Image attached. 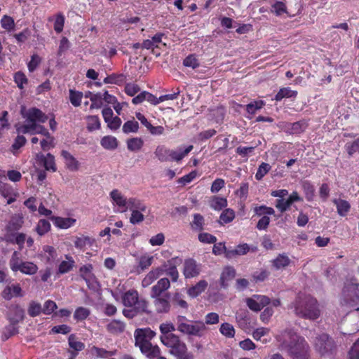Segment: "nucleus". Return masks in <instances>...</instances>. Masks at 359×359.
<instances>
[{
    "label": "nucleus",
    "mask_w": 359,
    "mask_h": 359,
    "mask_svg": "<svg viewBox=\"0 0 359 359\" xmlns=\"http://www.w3.org/2000/svg\"><path fill=\"white\" fill-rule=\"evenodd\" d=\"M279 348L292 359H310L311 348L304 337L292 330H287L277 337Z\"/></svg>",
    "instance_id": "1"
},
{
    "label": "nucleus",
    "mask_w": 359,
    "mask_h": 359,
    "mask_svg": "<svg viewBox=\"0 0 359 359\" xmlns=\"http://www.w3.org/2000/svg\"><path fill=\"white\" fill-rule=\"evenodd\" d=\"M20 114L25 122L15 126L17 133L35 135L36 133H46V128L41 123H45L48 116L42 111L36 107L27 109L22 106Z\"/></svg>",
    "instance_id": "2"
},
{
    "label": "nucleus",
    "mask_w": 359,
    "mask_h": 359,
    "mask_svg": "<svg viewBox=\"0 0 359 359\" xmlns=\"http://www.w3.org/2000/svg\"><path fill=\"white\" fill-rule=\"evenodd\" d=\"M290 307L297 316L303 318L316 320L320 315L316 299L310 295L299 294Z\"/></svg>",
    "instance_id": "3"
},
{
    "label": "nucleus",
    "mask_w": 359,
    "mask_h": 359,
    "mask_svg": "<svg viewBox=\"0 0 359 359\" xmlns=\"http://www.w3.org/2000/svg\"><path fill=\"white\" fill-rule=\"evenodd\" d=\"M177 330L181 333L189 336L202 337L206 330L204 322L190 320L183 316L176 318Z\"/></svg>",
    "instance_id": "4"
},
{
    "label": "nucleus",
    "mask_w": 359,
    "mask_h": 359,
    "mask_svg": "<svg viewBox=\"0 0 359 359\" xmlns=\"http://www.w3.org/2000/svg\"><path fill=\"white\" fill-rule=\"evenodd\" d=\"M123 304L126 307L133 308L135 312L148 313V302L139 298L138 292L134 289L129 290L121 296Z\"/></svg>",
    "instance_id": "5"
},
{
    "label": "nucleus",
    "mask_w": 359,
    "mask_h": 359,
    "mask_svg": "<svg viewBox=\"0 0 359 359\" xmlns=\"http://www.w3.org/2000/svg\"><path fill=\"white\" fill-rule=\"evenodd\" d=\"M160 339L163 344L170 348V353L175 356L181 355L187 351L186 344L176 334L161 336Z\"/></svg>",
    "instance_id": "6"
},
{
    "label": "nucleus",
    "mask_w": 359,
    "mask_h": 359,
    "mask_svg": "<svg viewBox=\"0 0 359 359\" xmlns=\"http://www.w3.org/2000/svg\"><path fill=\"white\" fill-rule=\"evenodd\" d=\"M313 345L321 355L331 353L334 348V341L325 333L318 334L313 340Z\"/></svg>",
    "instance_id": "7"
},
{
    "label": "nucleus",
    "mask_w": 359,
    "mask_h": 359,
    "mask_svg": "<svg viewBox=\"0 0 359 359\" xmlns=\"http://www.w3.org/2000/svg\"><path fill=\"white\" fill-rule=\"evenodd\" d=\"M109 196L115 212L123 213L127 211L128 198L119 190L113 189L109 193Z\"/></svg>",
    "instance_id": "8"
},
{
    "label": "nucleus",
    "mask_w": 359,
    "mask_h": 359,
    "mask_svg": "<svg viewBox=\"0 0 359 359\" xmlns=\"http://www.w3.org/2000/svg\"><path fill=\"white\" fill-rule=\"evenodd\" d=\"M247 306L253 311L258 312L270 304V299L265 295L254 294L245 300Z\"/></svg>",
    "instance_id": "9"
},
{
    "label": "nucleus",
    "mask_w": 359,
    "mask_h": 359,
    "mask_svg": "<svg viewBox=\"0 0 359 359\" xmlns=\"http://www.w3.org/2000/svg\"><path fill=\"white\" fill-rule=\"evenodd\" d=\"M182 262V259L178 257L172 258L165 262L160 268L164 269V273L169 276L172 282H176L179 278V272L177 269V265Z\"/></svg>",
    "instance_id": "10"
},
{
    "label": "nucleus",
    "mask_w": 359,
    "mask_h": 359,
    "mask_svg": "<svg viewBox=\"0 0 359 359\" xmlns=\"http://www.w3.org/2000/svg\"><path fill=\"white\" fill-rule=\"evenodd\" d=\"M201 271V264H198L194 259H187L184 262L183 274L185 278L198 276Z\"/></svg>",
    "instance_id": "11"
},
{
    "label": "nucleus",
    "mask_w": 359,
    "mask_h": 359,
    "mask_svg": "<svg viewBox=\"0 0 359 359\" xmlns=\"http://www.w3.org/2000/svg\"><path fill=\"white\" fill-rule=\"evenodd\" d=\"M135 346L140 348L142 354L149 359H154L161 353V350L157 345H152L151 342H142L135 344Z\"/></svg>",
    "instance_id": "12"
},
{
    "label": "nucleus",
    "mask_w": 359,
    "mask_h": 359,
    "mask_svg": "<svg viewBox=\"0 0 359 359\" xmlns=\"http://www.w3.org/2000/svg\"><path fill=\"white\" fill-rule=\"evenodd\" d=\"M170 287V282L167 278L159 279L157 283L151 287L150 296L151 297H159L165 294H169L166 291Z\"/></svg>",
    "instance_id": "13"
},
{
    "label": "nucleus",
    "mask_w": 359,
    "mask_h": 359,
    "mask_svg": "<svg viewBox=\"0 0 359 359\" xmlns=\"http://www.w3.org/2000/svg\"><path fill=\"white\" fill-rule=\"evenodd\" d=\"M170 294H165L159 297H151L154 299V304L157 313H168L170 309L169 299Z\"/></svg>",
    "instance_id": "14"
},
{
    "label": "nucleus",
    "mask_w": 359,
    "mask_h": 359,
    "mask_svg": "<svg viewBox=\"0 0 359 359\" xmlns=\"http://www.w3.org/2000/svg\"><path fill=\"white\" fill-rule=\"evenodd\" d=\"M25 318V310L20 305H13L10 308L8 319L12 324H18Z\"/></svg>",
    "instance_id": "15"
},
{
    "label": "nucleus",
    "mask_w": 359,
    "mask_h": 359,
    "mask_svg": "<svg viewBox=\"0 0 359 359\" xmlns=\"http://www.w3.org/2000/svg\"><path fill=\"white\" fill-rule=\"evenodd\" d=\"M156 335L155 332L151 330L150 328H141L137 329L135 331L134 337L135 343L142 342H150V340L153 339Z\"/></svg>",
    "instance_id": "16"
},
{
    "label": "nucleus",
    "mask_w": 359,
    "mask_h": 359,
    "mask_svg": "<svg viewBox=\"0 0 359 359\" xmlns=\"http://www.w3.org/2000/svg\"><path fill=\"white\" fill-rule=\"evenodd\" d=\"M164 274V269L156 267L151 270L142 279V286L147 287L151 285L156 280Z\"/></svg>",
    "instance_id": "17"
},
{
    "label": "nucleus",
    "mask_w": 359,
    "mask_h": 359,
    "mask_svg": "<svg viewBox=\"0 0 359 359\" xmlns=\"http://www.w3.org/2000/svg\"><path fill=\"white\" fill-rule=\"evenodd\" d=\"M93 265L90 264L83 265L79 269V274L88 287L95 282V276L93 273Z\"/></svg>",
    "instance_id": "18"
},
{
    "label": "nucleus",
    "mask_w": 359,
    "mask_h": 359,
    "mask_svg": "<svg viewBox=\"0 0 359 359\" xmlns=\"http://www.w3.org/2000/svg\"><path fill=\"white\" fill-rule=\"evenodd\" d=\"M24 292L20 285L14 284L6 286L2 292V297L6 300H11L14 297H22Z\"/></svg>",
    "instance_id": "19"
},
{
    "label": "nucleus",
    "mask_w": 359,
    "mask_h": 359,
    "mask_svg": "<svg viewBox=\"0 0 359 359\" xmlns=\"http://www.w3.org/2000/svg\"><path fill=\"white\" fill-rule=\"evenodd\" d=\"M50 220L53 222V224L59 228L66 229L73 226L76 222V219L72 217H62L52 216L50 217Z\"/></svg>",
    "instance_id": "20"
},
{
    "label": "nucleus",
    "mask_w": 359,
    "mask_h": 359,
    "mask_svg": "<svg viewBox=\"0 0 359 359\" xmlns=\"http://www.w3.org/2000/svg\"><path fill=\"white\" fill-rule=\"evenodd\" d=\"M36 158L37 160L40 161V163H43L46 170L51 172L56 171L55 158L52 154H47L46 155H43L39 154L36 155Z\"/></svg>",
    "instance_id": "21"
},
{
    "label": "nucleus",
    "mask_w": 359,
    "mask_h": 359,
    "mask_svg": "<svg viewBox=\"0 0 359 359\" xmlns=\"http://www.w3.org/2000/svg\"><path fill=\"white\" fill-rule=\"evenodd\" d=\"M194 147L193 145H189L185 149H182V147H179L177 149H170V161H176L179 162L182 159H183L189 152L191 151Z\"/></svg>",
    "instance_id": "22"
},
{
    "label": "nucleus",
    "mask_w": 359,
    "mask_h": 359,
    "mask_svg": "<svg viewBox=\"0 0 359 359\" xmlns=\"http://www.w3.org/2000/svg\"><path fill=\"white\" fill-rule=\"evenodd\" d=\"M332 203L337 208V212L341 217H345L351 210V205L348 201L341 198H334Z\"/></svg>",
    "instance_id": "23"
},
{
    "label": "nucleus",
    "mask_w": 359,
    "mask_h": 359,
    "mask_svg": "<svg viewBox=\"0 0 359 359\" xmlns=\"http://www.w3.org/2000/svg\"><path fill=\"white\" fill-rule=\"evenodd\" d=\"M24 223V219L22 215L15 214L13 215L6 226V230L8 232H13L18 231Z\"/></svg>",
    "instance_id": "24"
},
{
    "label": "nucleus",
    "mask_w": 359,
    "mask_h": 359,
    "mask_svg": "<svg viewBox=\"0 0 359 359\" xmlns=\"http://www.w3.org/2000/svg\"><path fill=\"white\" fill-rule=\"evenodd\" d=\"M127 210H129L130 212L133 211H147V206L144 201L142 200L135 198L130 197L128 198V202L127 205Z\"/></svg>",
    "instance_id": "25"
},
{
    "label": "nucleus",
    "mask_w": 359,
    "mask_h": 359,
    "mask_svg": "<svg viewBox=\"0 0 359 359\" xmlns=\"http://www.w3.org/2000/svg\"><path fill=\"white\" fill-rule=\"evenodd\" d=\"M62 156L65 159L66 167L71 171H76L79 168V161L67 151H62Z\"/></svg>",
    "instance_id": "26"
},
{
    "label": "nucleus",
    "mask_w": 359,
    "mask_h": 359,
    "mask_svg": "<svg viewBox=\"0 0 359 359\" xmlns=\"http://www.w3.org/2000/svg\"><path fill=\"white\" fill-rule=\"evenodd\" d=\"M68 344L71 350L69 352L79 353V351L85 348V344L81 341L78 340L76 336L72 334L68 337Z\"/></svg>",
    "instance_id": "27"
},
{
    "label": "nucleus",
    "mask_w": 359,
    "mask_h": 359,
    "mask_svg": "<svg viewBox=\"0 0 359 359\" xmlns=\"http://www.w3.org/2000/svg\"><path fill=\"white\" fill-rule=\"evenodd\" d=\"M208 287V282L201 280L198 282L195 285L189 288L187 293L191 297H196L201 294Z\"/></svg>",
    "instance_id": "28"
},
{
    "label": "nucleus",
    "mask_w": 359,
    "mask_h": 359,
    "mask_svg": "<svg viewBox=\"0 0 359 359\" xmlns=\"http://www.w3.org/2000/svg\"><path fill=\"white\" fill-rule=\"evenodd\" d=\"M101 146L107 150H114L118 147L117 139L111 135L104 136L100 140Z\"/></svg>",
    "instance_id": "29"
},
{
    "label": "nucleus",
    "mask_w": 359,
    "mask_h": 359,
    "mask_svg": "<svg viewBox=\"0 0 359 359\" xmlns=\"http://www.w3.org/2000/svg\"><path fill=\"white\" fill-rule=\"evenodd\" d=\"M170 149L167 148L164 145H158L154 151L155 156L161 162L170 161Z\"/></svg>",
    "instance_id": "30"
},
{
    "label": "nucleus",
    "mask_w": 359,
    "mask_h": 359,
    "mask_svg": "<svg viewBox=\"0 0 359 359\" xmlns=\"http://www.w3.org/2000/svg\"><path fill=\"white\" fill-rule=\"evenodd\" d=\"M236 276V271L233 267L227 266L223 270L221 277L220 283L223 287L228 285V281L232 280Z\"/></svg>",
    "instance_id": "31"
},
{
    "label": "nucleus",
    "mask_w": 359,
    "mask_h": 359,
    "mask_svg": "<svg viewBox=\"0 0 359 359\" xmlns=\"http://www.w3.org/2000/svg\"><path fill=\"white\" fill-rule=\"evenodd\" d=\"M50 223L48 220L41 219L37 222L34 231L39 236H43L50 231Z\"/></svg>",
    "instance_id": "32"
},
{
    "label": "nucleus",
    "mask_w": 359,
    "mask_h": 359,
    "mask_svg": "<svg viewBox=\"0 0 359 359\" xmlns=\"http://www.w3.org/2000/svg\"><path fill=\"white\" fill-rule=\"evenodd\" d=\"M66 260H63L58 266V273L64 274L70 271L75 264L73 258L69 255H65Z\"/></svg>",
    "instance_id": "33"
},
{
    "label": "nucleus",
    "mask_w": 359,
    "mask_h": 359,
    "mask_svg": "<svg viewBox=\"0 0 359 359\" xmlns=\"http://www.w3.org/2000/svg\"><path fill=\"white\" fill-rule=\"evenodd\" d=\"M257 251V246H250L247 243L240 244L236 247L233 250H231L230 253L236 255H244L248 252H255Z\"/></svg>",
    "instance_id": "34"
},
{
    "label": "nucleus",
    "mask_w": 359,
    "mask_h": 359,
    "mask_svg": "<svg viewBox=\"0 0 359 359\" xmlns=\"http://www.w3.org/2000/svg\"><path fill=\"white\" fill-rule=\"evenodd\" d=\"M107 329L110 333L117 334L123 332L125 325L120 320H113L108 323Z\"/></svg>",
    "instance_id": "35"
},
{
    "label": "nucleus",
    "mask_w": 359,
    "mask_h": 359,
    "mask_svg": "<svg viewBox=\"0 0 359 359\" xmlns=\"http://www.w3.org/2000/svg\"><path fill=\"white\" fill-rule=\"evenodd\" d=\"M272 262L276 269H280L287 266L290 263V259L285 254H279Z\"/></svg>",
    "instance_id": "36"
},
{
    "label": "nucleus",
    "mask_w": 359,
    "mask_h": 359,
    "mask_svg": "<svg viewBox=\"0 0 359 359\" xmlns=\"http://www.w3.org/2000/svg\"><path fill=\"white\" fill-rule=\"evenodd\" d=\"M127 148L130 151H138L144 145V141L141 137H133L127 140Z\"/></svg>",
    "instance_id": "37"
},
{
    "label": "nucleus",
    "mask_w": 359,
    "mask_h": 359,
    "mask_svg": "<svg viewBox=\"0 0 359 359\" xmlns=\"http://www.w3.org/2000/svg\"><path fill=\"white\" fill-rule=\"evenodd\" d=\"M41 255L46 258L47 262L52 263L57 257L56 250L53 246L44 245Z\"/></svg>",
    "instance_id": "38"
},
{
    "label": "nucleus",
    "mask_w": 359,
    "mask_h": 359,
    "mask_svg": "<svg viewBox=\"0 0 359 359\" xmlns=\"http://www.w3.org/2000/svg\"><path fill=\"white\" fill-rule=\"evenodd\" d=\"M18 271L25 274L33 275L37 272L38 266L33 262H23V263L20 264Z\"/></svg>",
    "instance_id": "39"
},
{
    "label": "nucleus",
    "mask_w": 359,
    "mask_h": 359,
    "mask_svg": "<svg viewBox=\"0 0 359 359\" xmlns=\"http://www.w3.org/2000/svg\"><path fill=\"white\" fill-rule=\"evenodd\" d=\"M36 134H40L45 137L40 142L41 147L43 150H48L54 147V138L50 135L47 129L46 133H36Z\"/></svg>",
    "instance_id": "40"
},
{
    "label": "nucleus",
    "mask_w": 359,
    "mask_h": 359,
    "mask_svg": "<svg viewBox=\"0 0 359 359\" xmlns=\"http://www.w3.org/2000/svg\"><path fill=\"white\" fill-rule=\"evenodd\" d=\"M297 95V92L291 90L290 88H282L279 90L278 93L275 96V100L276 101H280L282 99L285 97H294Z\"/></svg>",
    "instance_id": "41"
},
{
    "label": "nucleus",
    "mask_w": 359,
    "mask_h": 359,
    "mask_svg": "<svg viewBox=\"0 0 359 359\" xmlns=\"http://www.w3.org/2000/svg\"><path fill=\"white\" fill-rule=\"evenodd\" d=\"M302 189L306 200L309 201H313L315 196L314 186L311 182L305 181L302 183Z\"/></svg>",
    "instance_id": "42"
},
{
    "label": "nucleus",
    "mask_w": 359,
    "mask_h": 359,
    "mask_svg": "<svg viewBox=\"0 0 359 359\" xmlns=\"http://www.w3.org/2000/svg\"><path fill=\"white\" fill-rule=\"evenodd\" d=\"M22 263L23 262L20 259V253L17 251H15L12 254V256L9 261V266L11 269L14 272L18 271L20 264Z\"/></svg>",
    "instance_id": "43"
},
{
    "label": "nucleus",
    "mask_w": 359,
    "mask_h": 359,
    "mask_svg": "<svg viewBox=\"0 0 359 359\" xmlns=\"http://www.w3.org/2000/svg\"><path fill=\"white\" fill-rule=\"evenodd\" d=\"M219 332L223 336L227 338L234 337L236 333L233 326L229 323H222L220 325Z\"/></svg>",
    "instance_id": "44"
},
{
    "label": "nucleus",
    "mask_w": 359,
    "mask_h": 359,
    "mask_svg": "<svg viewBox=\"0 0 359 359\" xmlns=\"http://www.w3.org/2000/svg\"><path fill=\"white\" fill-rule=\"evenodd\" d=\"M204 224L203 217L200 214H194V219L191 223V229L196 231H201L203 229Z\"/></svg>",
    "instance_id": "45"
},
{
    "label": "nucleus",
    "mask_w": 359,
    "mask_h": 359,
    "mask_svg": "<svg viewBox=\"0 0 359 359\" xmlns=\"http://www.w3.org/2000/svg\"><path fill=\"white\" fill-rule=\"evenodd\" d=\"M87 129L89 131L99 130L100 128V121L97 116H88L86 117Z\"/></svg>",
    "instance_id": "46"
},
{
    "label": "nucleus",
    "mask_w": 359,
    "mask_h": 359,
    "mask_svg": "<svg viewBox=\"0 0 359 359\" xmlns=\"http://www.w3.org/2000/svg\"><path fill=\"white\" fill-rule=\"evenodd\" d=\"M90 314V311L88 308L78 307L74 313V318L77 321L86 320Z\"/></svg>",
    "instance_id": "47"
},
{
    "label": "nucleus",
    "mask_w": 359,
    "mask_h": 359,
    "mask_svg": "<svg viewBox=\"0 0 359 359\" xmlns=\"http://www.w3.org/2000/svg\"><path fill=\"white\" fill-rule=\"evenodd\" d=\"M27 312L31 317H36L43 313V308L41 304L32 301L29 304Z\"/></svg>",
    "instance_id": "48"
},
{
    "label": "nucleus",
    "mask_w": 359,
    "mask_h": 359,
    "mask_svg": "<svg viewBox=\"0 0 359 359\" xmlns=\"http://www.w3.org/2000/svg\"><path fill=\"white\" fill-rule=\"evenodd\" d=\"M139 128L138 123L134 119L126 121L122 128L123 132L124 133H136L137 132Z\"/></svg>",
    "instance_id": "49"
},
{
    "label": "nucleus",
    "mask_w": 359,
    "mask_h": 359,
    "mask_svg": "<svg viewBox=\"0 0 359 359\" xmlns=\"http://www.w3.org/2000/svg\"><path fill=\"white\" fill-rule=\"evenodd\" d=\"M345 149L349 156L359 153V137L352 142H347L345 144Z\"/></svg>",
    "instance_id": "50"
},
{
    "label": "nucleus",
    "mask_w": 359,
    "mask_h": 359,
    "mask_svg": "<svg viewBox=\"0 0 359 359\" xmlns=\"http://www.w3.org/2000/svg\"><path fill=\"white\" fill-rule=\"evenodd\" d=\"M15 325L16 324H12L11 323H10V325H8L4 328L2 334L3 340H7L11 337L16 334L18 332V327H15Z\"/></svg>",
    "instance_id": "51"
},
{
    "label": "nucleus",
    "mask_w": 359,
    "mask_h": 359,
    "mask_svg": "<svg viewBox=\"0 0 359 359\" xmlns=\"http://www.w3.org/2000/svg\"><path fill=\"white\" fill-rule=\"evenodd\" d=\"M226 205V199L224 198L214 197L210 201V207L216 210H220Z\"/></svg>",
    "instance_id": "52"
},
{
    "label": "nucleus",
    "mask_w": 359,
    "mask_h": 359,
    "mask_svg": "<svg viewBox=\"0 0 359 359\" xmlns=\"http://www.w3.org/2000/svg\"><path fill=\"white\" fill-rule=\"evenodd\" d=\"M271 170V165L266 163H262L255 174V178L261 180Z\"/></svg>",
    "instance_id": "53"
},
{
    "label": "nucleus",
    "mask_w": 359,
    "mask_h": 359,
    "mask_svg": "<svg viewBox=\"0 0 359 359\" xmlns=\"http://www.w3.org/2000/svg\"><path fill=\"white\" fill-rule=\"evenodd\" d=\"M83 94L81 92L73 90H69L70 102L74 107H79L81 104Z\"/></svg>",
    "instance_id": "54"
},
{
    "label": "nucleus",
    "mask_w": 359,
    "mask_h": 359,
    "mask_svg": "<svg viewBox=\"0 0 359 359\" xmlns=\"http://www.w3.org/2000/svg\"><path fill=\"white\" fill-rule=\"evenodd\" d=\"M146 211H133L130 217V222L132 224H137L144 220V212Z\"/></svg>",
    "instance_id": "55"
},
{
    "label": "nucleus",
    "mask_w": 359,
    "mask_h": 359,
    "mask_svg": "<svg viewBox=\"0 0 359 359\" xmlns=\"http://www.w3.org/2000/svg\"><path fill=\"white\" fill-rule=\"evenodd\" d=\"M22 135L23 134L18 133V135L15 137L13 144H12L11 148L13 149V153L14 154H15V151L18 150L19 149L22 147L27 142L26 138Z\"/></svg>",
    "instance_id": "56"
},
{
    "label": "nucleus",
    "mask_w": 359,
    "mask_h": 359,
    "mask_svg": "<svg viewBox=\"0 0 359 359\" xmlns=\"http://www.w3.org/2000/svg\"><path fill=\"white\" fill-rule=\"evenodd\" d=\"M1 27L6 30L10 32L14 29L15 22L13 19L8 15H4L1 20Z\"/></svg>",
    "instance_id": "57"
},
{
    "label": "nucleus",
    "mask_w": 359,
    "mask_h": 359,
    "mask_svg": "<svg viewBox=\"0 0 359 359\" xmlns=\"http://www.w3.org/2000/svg\"><path fill=\"white\" fill-rule=\"evenodd\" d=\"M183 65L185 67L196 69L199 67V62L195 55H189L184 60Z\"/></svg>",
    "instance_id": "58"
},
{
    "label": "nucleus",
    "mask_w": 359,
    "mask_h": 359,
    "mask_svg": "<svg viewBox=\"0 0 359 359\" xmlns=\"http://www.w3.org/2000/svg\"><path fill=\"white\" fill-rule=\"evenodd\" d=\"M235 217V213L231 209H226L223 211L219 217L220 221L222 223H229L231 222Z\"/></svg>",
    "instance_id": "59"
},
{
    "label": "nucleus",
    "mask_w": 359,
    "mask_h": 359,
    "mask_svg": "<svg viewBox=\"0 0 359 359\" xmlns=\"http://www.w3.org/2000/svg\"><path fill=\"white\" fill-rule=\"evenodd\" d=\"M292 204V203L287 198L286 200L284 199H277L276 207L280 212H285Z\"/></svg>",
    "instance_id": "60"
},
{
    "label": "nucleus",
    "mask_w": 359,
    "mask_h": 359,
    "mask_svg": "<svg viewBox=\"0 0 359 359\" xmlns=\"http://www.w3.org/2000/svg\"><path fill=\"white\" fill-rule=\"evenodd\" d=\"M91 244V239L88 236L77 237L74 241V245L76 248L83 249L87 245Z\"/></svg>",
    "instance_id": "61"
},
{
    "label": "nucleus",
    "mask_w": 359,
    "mask_h": 359,
    "mask_svg": "<svg viewBox=\"0 0 359 359\" xmlns=\"http://www.w3.org/2000/svg\"><path fill=\"white\" fill-rule=\"evenodd\" d=\"M264 105L263 101H255L249 103L246 105V110L248 113L250 114H254L256 111L260 109Z\"/></svg>",
    "instance_id": "62"
},
{
    "label": "nucleus",
    "mask_w": 359,
    "mask_h": 359,
    "mask_svg": "<svg viewBox=\"0 0 359 359\" xmlns=\"http://www.w3.org/2000/svg\"><path fill=\"white\" fill-rule=\"evenodd\" d=\"M176 330L175 325L171 323H162L160 325V330L162 333L161 336H167L174 334L172 332Z\"/></svg>",
    "instance_id": "63"
},
{
    "label": "nucleus",
    "mask_w": 359,
    "mask_h": 359,
    "mask_svg": "<svg viewBox=\"0 0 359 359\" xmlns=\"http://www.w3.org/2000/svg\"><path fill=\"white\" fill-rule=\"evenodd\" d=\"M349 359H359V339L353 344L348 352Z\"/></svg>",
    "instance_id": "64"
}]
</instances>
